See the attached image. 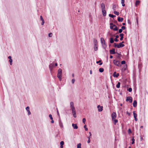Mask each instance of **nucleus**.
Here are the masks:
<instances>
[{
  "label": "nucleus",
  "instance_id": "72a5a7b5",
  "mask_svg": "<svg viewBox=\"0 0 148 148\" xmlns=\"http://www.w3.org/2000/svg\"><path fill=\"white\" fill-rule=\"evenodd\" d=\"M132 144H133L135 142V139L134 138H132Z\"/></svg>",
  "mask_w": 148,
  "mask_h": 148
},
{
  "label": "nucleus",
  "instance_id": "c85d7f7f",
  "mask_svg": "<svg viewBox=\"0 0 148 148\" xmlns=\"http://www.w3.org/2000/svg\"><path fill=\"white\" fill-rule=\"evenodd\" d=\"M120 82H118L116 85V87L118 88H119L120 87Z\"/></svg>",
  "mask_w": 148,
  "mask_h": 148
},
{
  "label": "nucleus",
  "instance_id": "1a4fd4ad",
  "mask_svg": "<svg viewBox=\"0 0 148 148\" xmlns=\"http://www.w3.org/2000/svg\"><path fill=\"white\" fill-rule=\"evenodd\" d=\"M53 66L54 64L53 63L49 65V68L51 71H52Z\"/></svg>",
  "mask_w": 148,
  "mask_h": 148
},
{
  "label": "nucleus",
  "instance_id": "423d86ee",
  "mask_svg": "<svg viewBox=\"0 0 148 148\" xmlns=\"http://www.w3.org/2000/svg\"><path fill=\"white\" fill-rule=\"evenodd\" d=\"M70 105L71 110L75 109V108L73 102L72 101L70 103Z\"/></svg>",
  "mask_w": 148,
  "mask_h": 148
},
{
  "label": "nucleus",
  "instance_id": "49530a36",
  "mask_svg": "<svg viewBox=\"0 0 148 148\" xmlns=\"http://www.w3.org/2000/svg\"><path fill=\"white\" fill-rule=\"evenodd\" d=\"M123 30L121 29H120L119 30V32L120 33H121L122 32Z\"/></svg>",
  "mask_w": 148,
  "mask_h": 148
},
{
  "label": "nucleus",
  "instance_id": "f3484780",
  "mask_svg": "<svg viewBox=\"0 0 148 148\" xmlns=\"http://www.w3.org/2000/svg\"><path fill=\"white\" fill-rule=\"evenodd\" d=\"M117 20L119 22H122L123 20V18L118 17V18Z\"/></svg>",
  "mask_w": 148,
  "mask_h": 148
},
{
  "label": "nucleus",
  "instance_id": "aec40b11",
  "mask_svg": "<svg viewBox=\"0 0 148 148\" xmlns=\"http://www.w3.org/2000/svg\"><path fill=\"white\" fill-rule=\"evenodd\" d=\"M94 49L95 51H97L98 50V45H94Z\"/></svg>",
  "mask_w": 148,
  "mask_h": 148
},
{
  "label": "nucleus",
  "instance_id": "a878e982",
  "mask_svg": "<svg viewBox=\"0 0 148 148\" xmlns=\"http://www.w3.org/2000/svg\"><path fill=\"white\" fill-rule=\"evenodd\" d=\"M101 41L102 44H103V42H105V40L103 38H101Z\"/></svg>",
  "mask_w": 148,
  "mask_h": 148
},
{
  "label": "nucleus",
  "instance_id": "a19ab883",
  "mask_svg": "<svg viewBox=\"0 0 148 148\" xmlns=\"http://www.w3.org/2000/svg\"><path fill=\"white\" fill-rule=\"evenodd\" d=\"M125 63V61L124 60H123L121 61V64H123Z\"/></svg>",
  "mask_w": 148,
  "mask_h": 148
},
{
  "label": "nucleus",
  "instance_id": "bf43d9fd",
  "mask_svg": "<svg viewBox=\"0 0 148 148\" xmlns=\"http://www.w3.org/2000/svg\"><path fill=\"white\" fill-rule=\"evenodd\" d=\"M75 81V79H73L72 80V82L73 84H74Z\"/></svg>",
  "mask_w": 148,
  "mask_h": 148
},
{
  "label": "nucleus",
  "instance_id": "69168bd1",
  "mask_svg": "<svg viewBox=\"0 0 148 148\" xmlns=\"http://www.w3.org/2000/svg\"><path fill=\"white\" fill-rule=\"evenodd\" d=\"M101 62V60H99L98 61H97L96 63H97L98 64V63H99V62Z\"/></svg>",
  "mask_w": 148,
  "mask_h": 148
},
{
  "label": "nucleus",
  "instance_id": "79ce46f5",
  "mask_svg": "<svg viewBox=\"0 0 148 148\" xmlns=\"http://www.w3.org/2000/svg\"><path fill=\"white\" fill-rule=\"evenodd\" d=\"M26 110L27 111L29 110V106L27 107L26 108Z\"/></svg>",
  "mask_w": 148,
  "mask_h": 148
},
{
  "label": "nucleus",
  "instance_id": "37998d69",
  "mask_svg": "<svg viewBox=\"0 0 148 148\" xmlns=\"http://www.w3.org/2000/svg\"><path fill=\"white\" fill-rule=\"evenodd\" d=\"M132 88H129L128 90L129 91V92H132Z\"/></svg>",
  "mask_w": 148,
  "mask_h": 148
},
{
  "label": "nucleus",
  "instance_id": "774afa93",
  "mask_svg": "<svg viewBox=\"0 0 148 148\" xmlns=\"http://www.w3.org/2000/svg\"><path fill=\"white\" fill-rule=\"evenodd\" d=\"M54 122V121L53 120H51V123H53Z\"/></svg>",
  "mask_w": 148,
  "mask_h": 148
},
{
  "label": "nucleus",
  "instance_id": "a18cd8bd",
  "mask_svg": "<svg viewBox=\"0 0 148 148\" xmlns=\"http://www.w3.org/2000/svg\"><path fill=\"white\" fill-rule=\"evenodd\" d=\"M52 34L51 33H50L49 34L48 36L49 37H51L52 36Z\"/></svg>",
  "mask_w": 148,
  "mask_h": 148
},
{
  "label": "nucleus",
  "instance_id": "7c9ffc66",
  "mask_svg": "<svg viewBox=\"0 0 148 148\" xmlns=\"http://www.w3.org/2000/svg\"><path fill=\"white\" fill-rule=\"evenodd\" d=\"M109 16L113 18H114V17H116V16L115 15H113L112 14H109Z\"/></svg>",
  "mask_w": 148,
  "mask_h": 148
},
{
  "label": "nucleus",
  "instance_id": "052dcab7",
  "mask_svg": "<svg viewBox=\"0 0 148 148\" xmlns=\"http://www.w3.org/2000/svg\"><path fill=\"white\" fill-rule=\"evenodd\" d=\"M27 112H28V115H29L31 114V113L30 112V111L29 110L27 111Z\"/></svg>",
  "mask_w": 148,
  "mask_h": 148
},
{
  "label": "nucleus",
  "instance_id": "dca6fc26",
  "mask_svg": "<svg viewBox=\"0 0 148 148\" xmlns=\"http://www.w3.org/2000/svg\"><path fill=\"white\" fill-rule=\"evenodd\" d=\"M72 126L74 129H77L78 128V126L76 124L73 123L72 124Z\"/></svg>",
  "mask_w": 148,
  "mask_h": 148
},
{
  "label": "nucleus",
  "instance_id": "4be33fe9",
  "mask_svg": "<svg viewBox=\"0 0 148 148\" xmlns=\"http://www.w3.org/2000/svg\"><path fill=\"white\" fill-rule=\"evenodd\" d=\"M94 45H98L97 41L96 39H94Z\"/></svg>",
  "mask_w": 148,
  "mask_h": 148
},
{
  "label": "nucleus",
  "instance_id": "a211bd4d",
  "mask_svg": "<svg viewBox=\"0 0 148 148\" xmlns=\"http://www.w3.org/2000/svg\"><path fill=\"white\" fill-rule=\"evenodd\" d=\"M102 12L103 15V16H106V10H102Z\"/></svg>",
  "mask_w": 148,
  "mask_h": 148
},
{
  "label": "nucleus",
  "instance_id": "6e6552de",
  "mask_svg": "<svg viewBox=\"0 0 148 148\" xmlns=\"http://www.w3.org/2000/svg\"><path fill=\"white\" fill-rule=\"evenodd\" d=\"M119 75V73H116V71L114 72L113 74V76L114 77H117Z\"/></svg>",
  "mask_w": 148,
  "mask_h": 148
},
{
  "label": "nucleus",
  "instance_id": "e2e57ef3",
  "mask_svg": "<svg viewBox=\"0 0 148 148\" xmlns=\"http://www.w3.org/2000/svg\"><path fill=\"white\" fill-rule=\"evenodd\" d=\"M44 23H45L44 21H42V23H41L42 25H43L44 24Z\"/></svg>",
  "mask_w": 148,
  "mask_h": 148
},
{
  "label": "nucleus",
  "instance_id": "412c9836",
  "mask_svg": "<svg viewBox=\"0 0 148 148\" xmlns=\"http://www.w3.org/2000/svg\"><path fill=\"white\" fill-rule=\"evenodd\" d=\"M112 121L113 122L114 124L115 125H116V123L118 122V120L116 119L112 120Z\"/></svg>",
  "mask_w": 148,
  "mask_h": 148
},
{
  "label": "nucleus",
  "instance_id": "5fc2aeb1",
  "mask_svg": "<svg viewBox=\"0 0 148 148\" xmlns=\"http://www.w3.org/2000/svg\"><path fill=\"white\" fill-rule=\"evenodd\" d=\"M128 132L129 133H131V132H132L131 130L130 129H129Z\"/></svg>",
  "mask_w": 148,
  "mask_h": 148
},
{
  "label": "nucleus",
  "instance_id": "39448f33",
  "mask_svg": "<svg viewBox=\"0 0 148 148\" xmlns=\"http://www.w3.org/2000/svg\"><path fill=\"white\" fill-rule=\"evenodd\" d=\"M110 25H112L113 27H115V28H114L113 30L114 31H117L118 30V29L116 27V26L114 24L112 23H110Z\"/></svg>",
  "mask_w": 148,
  "mask_h": 148
},
{
  "label": "nucleus",
  "instance_id": "4468645a",
  "mask_svg": "<svg viewBox=\"0 0 148 148\" xmlns=\"http://www.w3.org/2000/svg\"><path fill=\"white\" fill-rule=\"evenodd\" d=\"M59 125L60 127L61 128H63V125L62 122L61 121V120L60 119L59 121Z\"/></svg>",
  "mask_w": 148,
  "mask_h": 148
},
{
  "label": "nucleus",
  "instance_id": "2eb2a0df",
  "mask_svg": "<svg viewBox=\"0 0 148 148\" xmlns=\"http://www.w3.org/2000/svg\"><path fill=\"white\" fill-rule=\"evenodd\" d=\"M133 105L134 107H136L137 105V102L136 100H134L133 103Z\"/></svg>",
  "mask_w": 148,
  "mask_h": 148
},
{
  "label": "nucleus",
  "instance_id": "338daca9",
  "mask_svg": "<svg viewBox=\"0 0 148 148\" xmlns=\"http://www.w3.org/2000/svg\"><path fill=\"white\" fill-rule=\"evenodd\" d=\"M119 38V36L118 35H116V38Z\"/></svg>",
  "mask_w": 148,
  "mask_h": 148
},
{
  "label": "nucleus",
  "instance_id": "5701e85b",
  "mask_svg": "<svg viewBox=\"0 0 148 148\" xmlns=\"http://www.w3.org/2000/svg\"><path fill=\"white\" fill-rule=\"evenodd\" d=\"M102 44V45L103 48H104V49H105L106 47H107V45L106 44L105 42H103V43Z\"/></svg>",
  "mask_w": 148,
  "mask_h": 148
},
{
  "label": "nucleus",
  "instance_id": "393cba45",
  "mask_svg": "<svg viewBox=\"0 0 148 148\" xmlns=\"http://www.w3.org/2000/svg\"><path fill=\"white\" fill-rule=\"evenodd\" d=\"M124 2H125L124 0H121V3L122 4V6L123 7H124L125 5V4L124 3Z\"/></svg>",
  "mask_w": 148,
  "mask_h": 148
},
{
  "label": "nucleus",
  "instance_id": "09e8293b",
  "mask_svg": "<svg viewBox=\"0 0 148 148\" xmlns=\"http://www.w3.org/2000/svg\"><path fill=\"white\" fill-rule=\"evenodd\" d=\"M126 28V27L125 26H123L122 27H121V29H122V30H124Z\"/></svg>",
  "mask_w": 148,
  "mask_h": 148
},
{
  "label": "nucleus",
  "instance_id": "20e7f679",
  "mask_svg": "<svg viewBox=\"0 0 148 148\" xmlns=\"http://www.w3.org/2000/svg\"><path fill=\"white\" fill-rule=\"evenodd\" d=\"M126 101H129L130 103H132V97L130 96L127 97L126 99Z\"/></svg>",
  "mask_w": 148,
  "mask_h": 148
},
{
  "label": "nucleus",
  "instance_id": "ea45409f",
  "mask_svg": "<svg viewBox=\"0 0 148 148\" xmlns=\"http://www.w3.org/2000/svg\"><path fill=\"white\" fill-rule=\"evenodd\" d=\"M86 121V119L85 118H83L82 119L83 122L85 124Z\"/></svg>",
  "mask_w": 148,
  "mask_h": 148
},
{
  "label": "nucleus",
  "instance_id": "4d7b16f0",
  "mask_svg": "<svg viewBox=\"0 0 148 148\" xmlns=\"http://www.w3.org/2000/svg\"><path fill=\"white\" fill-rule=\"evenodd\" d=\"M110 29H113V26L111 25H110Z\"/></svg>",
  "mask_w": 148,
  "mask_h": 148
},
{
  "label": "nucleus",
  "instance_id": "0eeeda50",
  "mask_svg": "<svg viewBox=\"0 0 148 148\" xmlns=\"http://www.w3.org/2000/svg\"><path fill=\"white\" fill-rule=\"evenodd\" d=\"M72 113L73 117L74 118H76L77 117V115L76 113L75 109L72 110Z\"/></svg>",
  "mask_w": 148,
  "mask_h": 148
},
{
  "label": "nucleus",
  "instance_id": "864d4df0",
  "mask_svg": "<svg viewBox=\"0 0 148 148\" xmlns=\"http://www.w3.org/2000/svg\"><path fill=\"white\" fill-rule=\"evenodd\" d=\"M59 79V80L60 81L62 80V76H60V77H57Z\"/></svg>",
  "mask_w": 148,
  "mask_h": 148
},
{
  "label": "nucleus",
  "instance_id": "c03bdc74",
  "mask_svg": "<svg viewBox=\"0 0 148 148\" xmlns=\"http://www.w3.org/2000/svg\"><path fill=\"white\" fill-rule=\"evenodd\" d=\"M64 142L63 141H62L60 142V144L61 145H63L64 144Z\"/></svg>",
  "mask_w": 148,
  "mask_h": 148
},
{
  "label": "nucleus",
  "instance_id": "8fccbe9b",
  "mask_svg": "<svg viewBox=\"0 0 148 148\" xmlns=\"http://www.w3.org/2000/svg\"><path fill=\"white\" fill-rule=\"evenodd\" d=\"M126 114L128 115L129 116H130L131 115V113H129L128 111L126 112Z\"/></svg>",
  "mask_w": 148,
  "mask_h": 148
},
{
  "label": "nucleus",
  "instance_id": "603ef678",
  "mask_svg": "<svg viewBox=\"0 0 148 148\" xmlns=\"http://www.w3.org/2000/svg\"><path fill=\"white\" fill-rule=\"evenodd\" d=\"M114 47H117V46L118 45V44L117 45L116 43H114Z\"/></svg>",
  "mask_w": 148,
  "mask_h": 148
},
{
  "label": "nucleus",
  "instance_id": "9d476101",
  "mask_svg": "<svg viewBox=\"0 0 148 148\" xmlns=\"http://www.w3.org/2000/svg\"><path fill=\"white\" fill-rule=\"evenodd\" d=\"M101 6L102 10H105V6L104 4L103 3H102L101 4Z\"/></svg>",
  "mask_w": 148,
  "mask_h": 148
},
{
  "label": "nucleus",
  "instance_id": "7ed1b4c3",
  "mask_svg": "<svg viewBox=\"0 0 148 148\" xmlns=\"http://www.w3.org/2000/svg\"><path fill=\"white\" fill-rule=\"evenodd\" d=\"M62 69H59L58 70L57 74V77H60V76H62Z\"/></svg>",
  "mask_w": 148,
  "mask_h": 148
},
{
  "label": "nucleus",
  "instance_id": "bb28decb",
  "mask_svg": "<svg viewBox=\"0 0 148 148\" xmlns=\"http://www.w3.org/2000/svg\"><path fill=\"white\" fill-rule=\"evenodd\" d=\"M99 72L101 73L103 72L104 71V69L103 68H101L99 69Z\"/></svg>",
  "mask_w": 148,
  "mask_h": 148
},
{
  "label": "nucleus",
  "instance_id": "680f3d73",
  "mask_svg": "<svg viewBox=\"0 0 148 148\" xmlns=\"http://www.w3.org/2000/svg\"><path fill=\"white\" fill-rule=\"evenodd\" d=\"M136 21L137 24L138 25V18H136Z\"/></svg>",
  "mask_w": 148,
  "mask_h": 148
},
{
  "label": "nucleus",
  "instance_id": "cd10ccee",
  "mask_svg": "<svg viewBox=\"0 0 148 148\" xmlns=\"http://www.w3.org/2000/svg\"><path fill=\"white\" fill-rule=\"evenodd\" d=\"M110 42L111 43H112L114 42V40H113V38H110Z\"/></svg>",
  "mask_w": 148,
  "mask_h": 148
},
{
  "label": "nucleus",
  "instance_id": "9b49d317",
  "mask_svg": "<svg viewBox=\"0 0 148 148\" xmlns=\"http://www.w3.org/2000/svg\"><path fill=\"white\" fill-rule=\"evenodd\" d=\"M125 46V45L123 44H122V43H120L119 44H118L117 46V48H119L121 47H124Z\"/></svg>",
  "mask_w": 148,
  "mask_h": 148
},
{
  "label": "nucleus",
  "instance_id": "2f4dec72",
  "mask_svg": "<svg viewBox=\"0 0 148 148\" xmlns=\"http://www.w3.org/2000/svg\"><path fill=\"white\" fill-rule=\"evenodd\" d=\"M114 14H115L116 15H119V12H118L116 11H114Z\"/></svg>",
  "mask_w": 148,
  "mask_h": 148
},
{
  "label": "nucleus",
  "instance_id": "f257e3e1",
  "mask_svg": "<svg viewBox=\"0 0 148 148\" xmlns=\"http://www.w3.org/2000/svg\"><path fill=\"white\" fill-rule=\"evenodd\" d=\"M113 62L115 65L117 66H121V65L120 62L118 60H114Z\"/></svg>",
  "mask_w": 148,
  "mask_h": 148
},
{
  "label": "nucleus",
  "instance_id": "c9c22d12",
  "mask_svg": "<svg viewBox=\"0 0 148 148\" xmlns=\"http://www.w3.org/2000/svg\"><path fill=\"white\" fill-rule=\"evenodd\" d=\"M88 140L87 141V143H89L90 142V137H88Z\"/></svg>",
  "mask_w": 148,
  "mask_h": 148
},
{
  "label": "nucleus",
  "instance_id": "6e6d98bb",
  "mask_svg": "<svg viewBox=\"0 0 148 148\" xmlns=\"http://www.w3.org/2000/svg\"><path fill=\"white\" fill-rule=\"evenodd\" d=\"M114 23L116 24V25H118L117 24V21H116V20H115L114 21Z\"/></svg>",
  "mask_w": 148,
  "mask_h": 148
},
{
  "label": "nucleus",
  "instance_id": "f704fd0d",
  "mask_svg": "<svg viewBox=\"0 0 148 148\" xmlns=\"http://www.w3.org/2000/svg\"><path fill=\"white\" fill-rule=\"evenodd\" d=\"M77 148H81V144L80 143H79L77 145Z\"/></svg>",
  "mask_w": 148,
  "mask_h": 148
},
{
  "label": "nucleus",
  "instance_id": "3c124183",
  "mask_svg": "<svg viewBox=\"0 0 148 148\" xmlns=\"http://www.w3.org/2000/svg\"><path fill=\"white\" fill-rule=\"evenodd\" d=\"M40 20H41L42 21H44L43 19L42 16H40Z\"/></svg>",
  "mask_w": 148,
  "mask_h": 148
},
{
  "label": "nucleus",
  "instance_id": "13d9d810",
  "mask_svg": "<svg viewBox=\"0 0 148 148\" xmlns=\"http://www.w3.org/2000/svg\"><path fill=\"white\" fill-rule=\"evenodd\" d=\"M114 40L116 42H118L119 41V40L116 38L114 39Z\"/></svg>",
  "mask_w": 148,
  "mask_h": 148
},
{
  "label": "nucleus",
  "instance_id": "e433bc0d",
  "mask_svg": "<svg viewBox=\"0 0 148 148\" xmlns=\"http://www.w3.org/2000/svg\"><path fill=\"white\" fill-rule=\"evenodd\" d=\"M12 59H9V62H10V64L11 65L12 64Z\"/></svg>",
  "mask_w": 148,
  "mask_h": 148
},
{
  "label": "nucleus",
  "instance_id": "58836bf2",
  "mask_svg": "<svg viewBox=\"0 0 148 148\" xmlns=\"http://www.w3.org/2000/svg\"><path fill=\"white\" fill-rule=\"evenodd\" d=\"M49 117H50V119L51 120H53V118L52 117V116L51 114H50L49 115Z\"/></svg>",
  "mask_w": 148,
  "mask_h": 148
},
{
  "label": "nucleus",
  "instance_id": "ddd939ff",
  "mask_svg": "<svg viewBox=\"0 0 148 148\" xmlns=\"http://www.w3.org/2000/svg\"><path fill=\"white\" fill-rule=\"evenodd\" d=\"M103 106H100V105L97 106V108H98V110L99 112H101L103 110Z\"/></svg>",
  "mask_w": 148,
  "mask_h": 148
},
{
  "label": "nucleus",
  "instance_id": "4c0bfd02",
  "mask_svg": "<svg viewBox=\"0 0 148 148\" xmlns=\"http://www.w3.org/2000/svg\"><path fill=\"white\" fill-rule=\"evenodd\" d=\"M84 128H85V130L86 131H87L88 130V128H87L86 127V125H85L84 126Z\"/></svg>",
  "mask_w": 148,
  "mask_h": 148
},
{
  "label": "nucleus",
  "instance_id": "0e129e2a",
  "mask_svg": "<svg viewBox=\"0 0 148 148\" xmlns=\"http://www.w3.org/2000/svg\"><path fill=\"white\" fill-rule=\"evenodd\" d=\"M134 120L135 121H138V119L136 117L134 118Z\"/></svg>",
  "mask_w": 148,
  "mask_h": 148
},
{
  "label": "nucleus",
  "instance_id": "c756f323",
  "mask_svg": "<svg viewBox=\"0 0 148 148\" xmlns=\"http://www.w3.org/2000/svg\"><path fill=\"white\" fill-rule=\"evenodd\" d=\"M135 111H134L133 112L134 116V118L137 117V115L135 113Z\"/></svg>",
  "mask_w": 148,
  "mask_h": 148
},
{
  "label": "nucleus",
  "instance_id": "f03ea898",
  "mask_svg": "<svg viewBox=\"0 0 148 148\" xmlns=\"http://www.w3.org/2000/svg\"><path fill=\"white\" fill-rule=\"evenodd\" d=\"M116 117V113L115 112H113L111 114L112 120L115 119Z\"/></svg>",
  "mask_w": 148,
  "mask_h": 148
},
{
  "label": "nucleus",
  "instance_id": "f8f14e48",
  "mask_svg": "<svg viewBox=\"0 0 148 148\" xmlns=\"http://www.w3.org/2000/svg\"><path fill=\"white\" fill-rule=\"evenodd\" d=\"M110 54H114L116 53L114 49H112L110 50Z\"/></svg>",
  "mask_w": 148,
  "mask_h": 148
},
{
  "label": "nucleus",
  "instance_id": "de8ad7c7",
  "mask_svg": "<svg viewBox=\"0 0 148 148\" xmlns=\"http://www.w3.org/2000/svg\"><path fill=\"white\" fill-rule=\"evenodd\" d=\"M127 22H128V24H130V25L131 24V22L130 21L129 19H128L127 20Z\"/></svg>",
  "mask_w": 148,
  "mask_h": 148
},
{
  "label": "nucleus",
  "instance_id": "473e14b6",
  "mask_svg": "<svg viewBox=\"0 0 148 148\" xmlns=\"http://www.w3.org/2000/svg\"><path fill=\"white\" fill-rule=\"evenodd\" d=\"M116 8V5L115 4H113V7H112V9H113V10H115Z\"/></svg>",
  "mask_w": 148,
  "mask_h": 148
},
{
  "label": "nucleus",
  "instance_id": "b1692460",
  "mask_svg": "<svg viewBox=\"0 0 148 148\" xmlns=\"http://www.w3.org/2000/svg\"><path fill=\"white\" fill-rule=\"evenodd\" d=\"M140 3V1L139 0H137L136 1L135 3V5L137 6V5H139Z\"/></svg>",
  "mask_w": 148,
  "mask_h": 148
},
{
  "label": "nucleus",
  "instance_id": "6ab92c4d",
  "mask_svg": "<svg viewBox=\"0 0 148 148\" xmlns=\"http://www.w3.org/2000/svg\"><path fill=\"white\" fill-rule=\"evenodd\" d=\"M124 34H120L119 35V36H120L121 38H120V40H123V36Z\"/></svg>",
  "mask_w": 148,
  "mask_h": 148
}]
</instances>
